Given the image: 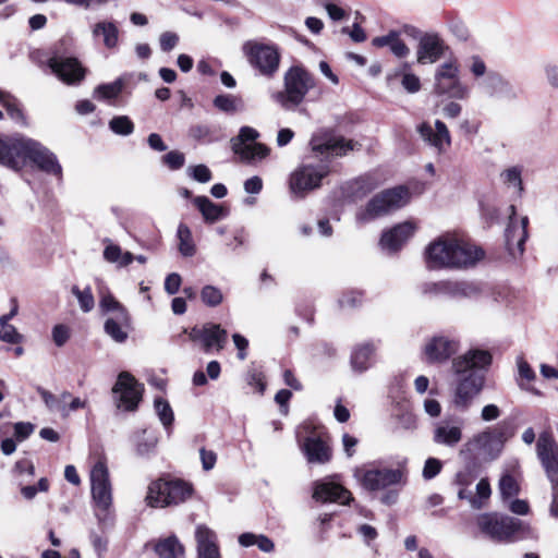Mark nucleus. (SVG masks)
<instances>
[{
    "instance_id": "nucleus-1",
    "label": "nucleus",
    "mask_w": 558,
    "mask_h": 558,
    "mask_svg": "<svg viewBox=\"0 0 558 558\" xmlns=\"http://www.w3.org/2000/svg\"><path fill=\"white\" fill-rule=\"evenodd\" d=\"M492 363V354L485 350H470L454 357L451 371L457 376L452 393V404L456 409L466 411L474 399L484 388L485 377L477 369L485 368Z\"/></svg>"
},
{
    "instance_id": "nucleus-2",
    "label": "nucleus",
    "mask_w": 558,
    "mask_h": 558,
    "mask_svg": "<svg viewBox=\"0 0 558 558\" xmlns=\"http://www.w3.org/2000/svg\"><path fill=\"white\" fill-rule=\"evenodd\" d=\"M27 162L48 174H62L57 156L38 141L25 136L0 138V165L20 171Z\"/></svg>"
},
{
    "instance_id": "nucleus-3",
    "label": "nucleus",
    "mask_w": 558,
    "mask_h": 558,
    "mask_svg": "<svg viewBox=\"0 0 558 558\" xmlns=\"http://www.w3.org/2000/svg\"><path fill=\"white\" fill-rule=\"evenodd\" d=\"M485 257L482 247L454 236L442 235L434 240L425 250L429 269H466L474 267Z\"/></svg>"
},
{
    "instance_id": "nucleus-4",
    "label": "nucleus",
    "mask_w": 558,
    "mask_h": 558,
    "mask_svg": "<svg viewBox=\"0 0 558 558\" xmlns=\"http://www.w3.org/2000/svg\"><path fill=\"white\" fill-rule=\"evenodd\" d=\"M476 525L481 534L498 544H512L526 538L530 535V526L522 520L498 513H482L476 519Z\"/></svg>"
},
{
    "instance_id": "nucleus-5",
    "label": "nucleus",
    "mask_w": 558,
    "mask_h": 558,
    "mask_svg": "<svg viewBox=\"0 0 558 558\" xmlns=\"http://www.w3.org/2000/svg\"><path fill=\"white\" fill-rule=\"evenodd\" d=\"M284 89L277 92L274 99L287 110L298 107L315 85L313 76L302 66H291L283 77Z\"/></svg>"
},
{
    "instance_id": "nucleus-6",
    "label": "nucleus",
    "mask_w": 558,
    "mask_h": 558,
    "mask_svg": "<svg viewBox=\"0 0 558 558\" xmlns=\"http://www.w3.org/2000/svg\"><path fill=\"white\" fill-rule=\"evenodd\" d=\"M409 201L410 193L404 186L385 190L376 194L367 203L366 207L356 214V220L360 222H368L403 207Z\"/></svg>"
},
{
    "instance_id": "nucleus-7",
    "label": "nucleus",
    "mask_w": 558,
    "mask_h": 558,
    "mask_svg": "<svg viewBox=\"0 0 558 558\" xmlns=\"http://www.w3.org/2000/svg\"><path fill=\"white\" fill-rule=\"evenodd\" d=\"M502 448V434L485 430L468 440L459 451V456L463 460H473L480 465L482 461L495 460L501 453Z\"/></svg>"
},
{
    "instance_id": "nucleus-8",
    "label": "nucleus",
    "mask_w": 558,
    "mask_h": 558,
    "mask_svg": "<svg viewBox=\"0 0 558 558\" xmlns=\"http://www.w3.org/2000/svg\"><path fill=\"white\" fill-rule=\"evenodd\" d=\"M434 93L437 96H447L458 100H465L470 97L471 89L460 78V68L457 60H449L436 68Z\"/></svg>"
},
{
    "instance_id": "nucleus-9",
    "label": "nucleus",
    "mask_w": 558,
    "mask_h": 558,
    "mask_svg": "<svg viewBox=\"0 0 558 558\" xmlns=\"http://www.w3.org/2000/svg\"><path fill=\"white\" fill-rule=\"evenodd\" d=\"M244 52L250 64L263 76L272 77L278 71L281 56L276 46L248 41L244 45Z\"/></svg>"
},
{
    "instance_id": "nucleus-10",
    "label": "nucleus",
    "mask_w": 558,
    "mask_h": 558,
    "mask_svg": "<svg viewBox=\"0 0 558 558\" xmlns=\"http://www.w3.org/2000/svg\"><path fill=\"white\" fill-rule=\"evenodd\" d=\"M403 29L408 35L418 38L416 61L420 64L436 63L448 49V46L438 33L421 34L416 27L409 25H405Z\"/></svg>"
},
{
    "instance_id": "nucleus-11",
    "label": "nucleus",
    "mask_w": 558,
    "mask_h": 558,
    "mask_svg": "<svg viewBox=\"0 0 558 558\" xmlns=\"http://www.w3.org/2000/svg\"><path fill=\"white\" fill-rule=\"evenodd\" d=\"M536 454L551 484V489H558V444L551 433L539 434L536 441Z\"/></svg>"
},
{
    "instance_id": "nucleus-12",
    "label": "nucleus",
    "mask_w": 558,
    "mask_h": 558,
    "mask_svg": "<svg viewBox=\"0 0 558 558\" xmlns=\"http://www.w3.org/2000/svg\"><path fill=\"white\" fill-rule=\"evenodd\" d=\"M117 395V407L125 411H134L142 399L143 386L128 372L119 374L112 388Z\"/></svg>"
},
{
    "instance_id": "nucleus-13",
    "label": "nucleus",
    "mask_w": 558,
    "mask_h": 558,
    "mask_svg": "<svg viewBox=\"0 0 558 558\" xmlns=\"http://www.w3.org/2000/svg\"><path fill=\"white\" fill-rule=\"evenodd\" d=\"M355 476L361 481L364 488L379 490L387 487L404 484V473L400 469H369L359 470Z\"/></svg>"
},
{
    "instance_id": "nucleus-14",
    "label": "nucleus",
    "mask_w": 558,
    "mask_h": 558,
    "mask_svg": "<svg viewBox=\"0 0 558 558\" xmlns=\"http://www.w3.org/2000/svg\"><path fill=\"white\" fill-rule=\"evenodd\" d=\"M259 133L251 126H242L236 138L232 140V148L242 160L251 162L269 155V148L262 143L246 144L258 138Z\"/></svg>"
},
{
    "instance_id": "nucleus-15",
    "label": "nucleus",
    "mask_w": 558,
    "mask_h": 558,
    "mask_svg": "<svg viewBox=\"0 0 558 558\" xmlns=\"http://www.w3.org/2000/svg\"><path fill=\"white\" fill-rule=\"evenodd\" d=\"M92 497L96 506L107 510L112 502L109 471L104 459H99L90 470Z\"/></svg>"
},
{
    "instance_id": "nucleus-16",
    "label": "nucleus",
    "mask_w": 558,
    "mask_h": 558,
    "mask_svg": "<svg viewBox=\"0 0 558 558\" xmlns=\"http://www.w3.org/2000/svg\"><path fill=\"white\" fill-rule=\"evenodd\" d=\"M187 332L190 339L199 342L204 352L209 353L214 349L221 351L227 342V330L218 324L206 323L203 326H195Z\"/></svg>"
},
{
    "instance_id": "nucleus-17",
    "label": "nucleus",
    "mask_w": 558,
    "mask_h": 558,
    "mask_svg": "<svg viewBox=\"0 0 558 558\" xmlns=\"http://www.w3.org/2000/svg\"><path fill=\"white\" fill-rule=\"evenodd\" d=\"M314 151L327 156L342 157L349 151L360 149L361 145L352 140H345L343 136H337L331 133L315 135L311 141Z\"/></svg>"
},
{
    "instance_id": "nucleus-18",
    "label": "nucleus",
    "mask_w": 558,
    "mask_h": 558,
    "mask_svg": "<svg viewBox=\"0 0 558 558\" xmlns=\"http://www.w3.org/2000/svg\"><path fill=\"white\" fill-rule=\"evenodd\" d=\"M421 138L438 154H444L451 145L450 132L441 120H436L434 125L422 122L416 128Z\"/></svg>"
},
{
    "instance_id": "nucleus-19",
    "label": "nucleus",
    "mask_w": 558,
    "mask_h": 558,
    "mask_svg": "<svg viewBox=\"0 0 558 558\" xmlns=\"http://www.w3.org/2000/svg\"><path fill=\"white\" fill-rule=\"evenodd\" d=\"M510 217L509 223L506 229V244L509 253L513 256H521L524 252V243L529 236L527 234V226L529 218L526 216L522 217L520 223H518L514 219L515 216V207L513 205L510 206Z\"/></svg>"
},
{
    "instance_id": "nucleus-20",
    "label": "nucleus",
    "mask_w": 558,
    "mask_h": 558,
    "mask_svg": "<svg viewBox=\"0 0 558 558\" xmlns=\"http://www.w3.org/2000/svg\"><path fill=\"white\" fill-rule=\"evenodd\" d=\"M460 349V342L448 336H435L424 347V355L428 363H444Z\"/></svg>"
},
{
    "instance_id": "nucleus-21",
    "label": "nucleus",
    "mask_w": 558,
    "mask_h": 558,
    "mask_svg": "<svg viewBox=\"0 0 558 558\" xmlns=\"http://www.w3.org/2000/svg\"><path fill=\"white\" fill-rule=\"evenodd\" d=\"M326 173L323 169L303 166L292 173L290 190L294 195L303 196L304 193L318 187Z\"/></svg>"
},
{
    "instance_id": "nucleus-22",
    "label": "nucleus",
    "mask_w": 558,
    "mask_h": 558,
    "mask_svg": "<svg viewBox=\"0 0 558 558\" xmlns=\"http://www.w3.org/2000/svg\"><path fill=\"white\" fill-rule=\"evenodd\" d=\"M48 66L62 82L71 85L80 83L85 77V69L76 58L51 57Z\"/></svg>"
},
{
    "instance_id": "nucleus-23",
    "label": "nucleus",
    "mask_w": 558,
    "mask_h": 558,
    "mask_svg": "<svg viewBox=\"0 0 558 558\" xmlns=\"http://www.w3.org/2000/svg\"><path fill=\"white\" fill-rule=\"evenodd\" d=\"M424 293L450 298H470L478 293V288L468 281L444 280L424 286Z\"/></svg>"
},
{
    "instance_id": "nucleus-24",
    "label": "nucleus",
    "mask_w": 558,
    "mask_h": 558,
    "mask_svg": "<svg viewBox=\"0 0 558 558\" xmlns=\"http://www.w3.org/2000/svg\"><path fill=\"white\" fill-rule=\"evenodd\" d=\"M463 438V424L458 420H441L433 429V441L438 446L454 448Z\"/></svg>"
},
{
    "instance_id": "nucleus-25",
    "label": "nucleus",
    "mask_w": 558,
    "mask_h": 558,
    "mask_svg": "<svg viewBox=\"0 0 558 558\" xmlns=\"http://www.w3.org/2000/svg\"><path fill=\"white\" fill-rule=\"evenodd\" d=\"M416 226L412 221H404L383 233L380 245L389 252L398 251L415 232Z\"/></svg>"
},
{
    "instance_id": "nucleus-26",
    "label": "nucleus",
    "mask_w": 558,
    "mask_h": 558,
    "mask_svg": "<svg viewBox=\"0 0 558 558\" xmlns=\"http://www.w3.org/2000/svg\"><path fill=\"white\" fill-rule=\"evenodd\" d=\"M303 450L310 463L324 464L331 459V449L320 435L308 436L303 444Z\"/></svg>"
},
{
    "instance_id": "nucleus-27",
    "label": "nucleus",
    "mask_w": 558,
    "mask_h": 558,
    "mask_svg": "<svg viewBox=\"0 0 558 558\" xmlns=\"http://www.w3.org/2000/svg\"><path fill=\"white\" fill-rule=\"evenodd\" d=\"M313 498L322 502L339 501L347 504L351 499V493L333 482H317L315 483Z\"/></svg>"
},
{
    "instance_id": "nucleus-28",
    "label": "nucleus",
    "mask_w": 558,
    "mask_h": 558,
    "mask_svg": "<svg viewBox=\"0 0 558 558\" xmlns=\"http://www.w3.org/2000/svg\"><path fill=\"white\" fill-rule=\"evenodd\" d=\"M197 558H221L214 531L205 525H198L195 531Z\"/></svg>"
},
{
    "instance_id": "nucleus-29",
    "label": "nucleus",
    "mask_w": 558,
    "mask_h": 558,
    "mask_svg": "<svg viewBox=\"0 0 558 558\" xmlns=\"http://www.w3.org/2000/svg\"><path fill=\"white\" fill-rule=\"evenodd\" d=\"M167 493V506L178 505L185 501L192 495V486L182 480H167V484H161Z\"/></svg>"
},
{
    "instance_id": "nucleus-30",
    "label": "nucleus",
    "mask_w": 558,
    "mask_h": 558,
    "mask_svg": "<svg viewBox=\"0 0 558 558\" xmlns=\"http://www.w3.org/2000/svg\"><path fill=\"white\" fill-rule=\"evenodd\" d=\"M193 202L207 222L213 223L227 216V210L222 206L213 203L206 196H196Z\"/></svg>"
},
{
    "instance_id": "nucleus-31",
    "label": "nucleus",
    "mask_w": 558,
    "mask_h": 558,
    "mask_svg": "<svg viewBox=\"0 0 558 558\" xmlns=\"http://www.w3.org/2000/svg\"><path fill=\"white\" fill-rule=\"evenodd\" d=\"M161 484H167V480L159 478L149 484L147 495H146V504L153 508H163L167 507V493L168 489H163Z\"/></svg>"
},
{
    "instance_id": "nucleus-32",
    "label": "nucleus",
    "mask_w": 558,
    "mask_h": 558,
    "mask_svg": "<svg viewBox=\"0 0 558 558\" xmlns=\"http://www.w3.org/2000/svg\"><path fill=\"white\" fill-rule=\"evenodd\" d=\"M93 35H101L104 45L109 49L117 47L119 41V28L112 22H98L93 28Z\"/></svg>"
},
{
    "instance_id": "nucleus-33",
    "label": "nucleus",
    "mask_w": 558,
    "mask_h": 558,
    "mask_svg": "<svg viewBox=\"0 0 558 558\" xmlns=\"http://www.w3.org/2000/svg\"><path fill=\"white\" fill-rule=\"evenodd\" d=\"M155 551L160 558H181L184 554L182 545L174 536L159 541Z\"/></svg>"
},
{
    "instance_id": "nucleus-34",
    "label": "nucleus",
    "mask_w": 558,
    "mask_h": 558,
    "mask_svg": "<svg viewBox=\"0 0 558 558\" xmlns=\"http://www.w3.org/2000/svg\"><path fill=\"white\" fill-rule=\"evenodd\" d=\"M104 258L108 263L125 267L134 260V255L130 252H122L119 245L110 243L104 250Z\"/></svg>"
},
{
    "instance_id": "nucleus-35",
    "label": "nucleus",
    "mask_w": 558,
    "mask_h": 558,
    "mask_svg": "<svg viewBox=\"0 0 558 558\" xmlns=\"http://www.w3.org/2000/svg\"><path fill=\"white\" fill-rule=\"evenodd\" d=\"M179 240V252L184 257H192L196 253V246L193 241L192 231L185 223H180L177 231Z\"/></svg>"
},
{
    "instance_id": "nucleus-36",
    "label": "nucleus",
    "mask_w": 558,
    "mask_h": 558,
    "mask_svg": "<svg viewBox=\"0 0 558 558\" xmlns=\"http://www.w3.org/2000/svg\"><path fill=\"white\" fill-rule=\"evenodd\" d=\"M374 352L372 344L359 345L351 355V365L356 372H364L369 366V359Z\"/></svg>"
},
{
    "instance_id": "nucleus-37",
    "label": "nucleus",
    "mask_w": 558,
    "mask_h": 558,
    "mask_svg": "<svg viewBox=\"0 0 558 558\" xmlns=\"http://www.w3.org/2000/svg\"><path fill=\"white\" fill-rule=\"evenodd\" d=\"M376 185V182L371 177L359 178L350 184V197L354 202L361 199L375 190Z\"/></svg>"
},
{
    "instance_id": "nucleus-38",
    "label": "nucleus",
    "mask_w": 558,
    "mask_h": 558,
    "mask_svg": "<svg viewBox=\"0 0 558 558\" xmlns=\"http://www.w3.org/2000/svg\"><path fill=\"white\" fill-rule=\"evenodd\" d=\"M239 543L243 547L256 545L262 551L270 553L274 550V543L265 535H256L253 533H243L239 536Z\"/></svg>"
},
{
    "instance_id": "nucleus-39",
    "label": "nucleus",
    "mask_w": 558,
    "mask_h": 558,
    "mask_svg": "<svg viewBox=\"0 0 558 558\" xmlns=\"http://www.w3.org/2000/svg\"><path fill=\"white\" fill-rule=\"evenodd\" d=\"M0 104L4 107L11 119L19 122L24 121L23 111L20 108L19 101L15 97L10 95L9 93L0 90Z\"/></svg>"
},
{
    "instance_id": "nucleus-40",
    "label": "nucleus",
    "mask_w": 558,
    "mask_h": 558,
    "mask_svg": "<svg viewBox=\"0 0 558 558\" xmlns=\"http://www.w3.org/2000/svg\"><path fill=\"white\" fill-rule=\"evenodd\" d=\"M129 327L130 324H119L113 319H107L104 326L106 333L118 343H123L128 339Z\"/></svg>"
},
{
    "instance_id": "nucleus-41",
    "label": "nucleus",
    "mask_w": 558,
    "mask_h": 558,
    "mask_svg": "<svg viewBox=\"0 0 558 558\" xmlns=\"http://www.w3.org/2000/svg\"><path fill=\"white\" fill-rule=\"evenodd\" d=\"M465 462L464 470L460 471L456 481L460 486L466 487L469 486L473 480L477 476L480 471V465L475 463L473 460H463Z\"/></svg>"
},
{
    "instance_id": "nucleus-42",
    "label": "nucleus",
    "mask_w": 558,
    "mask_h": 558,
    "mask_svg": "<svg viewBox=\"0 0 558 558\" xmlns=\"http://www.w3.org/2000/svg\"><path fill=\"white\" fill-rule=\"evenodd\" d=\"M71 291L76 296L80 307L84 313H88L94 308L95 300L89 287L81 290L77 286H73Z\"/></svg>"
},
{
    "instance_id": "nucleus-43",
    "label": "nucleus",
    "mask_w": 558,
    "mask_h": 558,
    "mask_svg": "<svg viewBox=\"0 0 558 558\" xmlns=\"http://www.w3.org/2000/svg\"><path fill=\"white\" fill-rule=\"evenodd\" d=\"M155 410L162 425L168 428L174 420L173 411L170 404L162 398H156L154 401Z\"/></svg>"
},
{
    "instance_id": "nucleus-44",
    "label": "nucleus",
    "mask_w": 558,
    "mask_h": 558,
    "mask_svg": "<svg viewBox=\"0 0 558 558\" xmlns=\"http://www.w3.org/2000/svg\"><path fill=\"white\" fill-rule=\"evenodd\" d=\"M122 88H123L122 80H117L110 84L99 85L95 89V95L99 99H111V98H116L122 92Z\"/></svg>"
},
{
    "instance_id": "nucleus-45",
    "label": "nucleus",
    "mask_w": 558,
    "mask_h": 558,
    "mask_svg": "<svg viewBox=\"0 0 558 558\" xmlns=\"http://www.w3.org/2000/svg\"><path fill=\"white\" fill-rule=\"evenodd\" d=\"M201 299L207 306L216 307L222 303L223 295L217 287L208 284L202 289Z\"/></svg>"
},
{
    "instance_id": "nucleus-46",
    "label": "nucleus",
    "mask_w": 558,
    "mask_h": 558,
    "mask_svg": "<svg viewBox=\"0 0 558 558\" xmlns=\"http://www.w3.org/2000/svg\"><path fill=\"white\" fill-rule=\"evenodd\" d=\"M519 484L511 474H504L499 480V492L504 498H509L519 494Z\"/></svg>"
},
{
    "instance_id": "nucleus-47",
    "label": "nucleus",
    "mask_w": 558,
    "mask_h": 558,
    "mask_svg": "<svg viewBox=\"0 0 558 558\" xmlns=\"http://www.w3.org/2000/svg\"><path fill=\"white\" fill-rule=\"evenodd\" d=\"M112 132L119 135H130L134 130L133 122L126 116L113 118L109 123Z\"/></svg>"
},
{
    "instance_id": "nucleus-48",
    "label": "nucleus",
    "mask_w": 558,
    "mask_h": 558,
    "mask_svg": "<svg viewBox=\"0 0 558 558\" xmlns=\"http://www.w3.org/2000/svg\"><path fill=\"white\" fill-rule=\"evenodd\" d=\"M501 179L505 184H508L509 186H513L518 190L519 193L522 192V179H521V169L519 167H511L509 169H506L501 173Z\"/></svg>"
},
{
    "instance_id": "nucleus-49",
    "label": "nucleus",
    "mask_w": 558,
    "mask_h": 558,
    "mask_svg": "<svg viewBox=\"0 0 558 558\" xmlns=\"http://www.w3.org/2000/svg\"><path fill=\"white\" fill-rule=\"evenodd\" d=\"M38 392L47 408L51 411L60 412L63 416L68 415L66 405L60 404L59 397H56L44 388H38Z\"/></svg>"
},
{
    "instance_id": "nucleus-50",
    "label": "nucleus",
    "mask_w": 558,
    "mask_h": 558,
    "mask_svg": "<svg viewBox=\"0 0 558 558\" xmlns=\"http://www.w3.org/2000/svg\"><path fill=\"white\" fill-rule=\"evenodd\" d=\"M239 100L232 95H218L214 99V106L220 111L232 113L238 108Z\"/></svg>"
},
{
    "instance_id": "nucleus-51",
    "label": "nucleus",
    "mask_w": 558,
    "mask_h": 558,
    "mask_svg": "<svg viewBox=\"0 0 558 558\" xmlns=\"http://www.w3.org/2000/svg\"><path fill=\"white\" fill-rule=\"evenodd\" d=\"M187 173L190 177H192L195 181H197L199 183H207L213 178L211 171L205 165H197L194 167H190L187 169Z\"/></svg>"
},
{
    "instance_id": "nucleus-52",
    "label": "nucleus",
    "mask_w": 558,
    "mask_h": 558,
    "mask_svg": "<svg viewBox=\"0 0 558 558\" xmlns=\"http://www.w3.org/2000/svg\"><path fill=\"white\" fill-rule=\"evenodd\" d=\"M162 162L171 170H178L183 167L185 162V156L181 151L171 150L162 157Z\"/></svg>"
},
{
    "instance_id": "nucleus-53",
    "label": "nucleus",
    "mask_w": 558,
    "mask_h": 558,
    "mask_svg": "<svg viewBox=\"0 0 558 558\" xmlns=\"http://www.w3.org/2000/svg\"><path fill=\"white\" fill-rule=\"evenodd\" d=\"M442 463L436 458H428L425 461L422 475L425 480H432L440 473Z\"/></svg>"
},
{
    "instance_id": "nucleus-54",
    "label": "nucleus",
    "mask_w": 558,
    "mask_h": 558,
    "mask_svg": "<svg viewBox=\"0 0 558 558\" xmlns=\"http://www.w3.org/2000/svg\"><path fill=\"white\" fill-rule=\"evenodd\" d=\"M99 307L101 312L110 314L112 311L123 307V305L112 294L106 293L100 298Z\"/></svg>"
},
{
    "instance_id": "nucleus-55",
    "label": "nucleus",
    "mask_w": 558,
    "mask_h": 558,
    "mask_svg": "<svg viewBox=\"0 0 558 558\" xmlns=\"http://www.w3.org/2000/svg\"><path fill=\"white\" fill-rule=\"evenodd\" d=\"M400 36V33L397 31H390L388 34L384 36H378L372 39V45L377 48L389 47L397 40Z\"/></svg>"
},
{
    "instance_id": "nucleus-56",
    "label": "nucleus",
    "mask_w": 558,
    "mask_h": 558,
    "mask_svg": "<svg viewBox=\"0 0 558 558\" xmlns=\"http://www.w3.org/2000/svg\"><path fill=\"white\" fill-rule=\"evenodd\" d=\"M518 372L521 379H525L527 381H532L535 379L536 375L531 365L522 357L519 356L517 359Z\"/></svg>"
},
{
    "instance_id": "nucleus-57",
    "label": "nucleus",
    "mask_w": 558,
    "mask_h": 558,
    "mask_svg": "<svg viewBox=\"0 0 558 558\" xmlns=\"http://www.w3.org/2000/svg\"><path fill=\"white\" fill-rule=\"evenodd\" d=\"M160 48L162 51L168 52L172 50L179 41L177 34L171 32H165L160 35Z\"/></svg>"
},
{
    "instance_id": "nucleus-58",
    "label": "nucleus",
    "mask_w": 558,
    "mask_h": 558,
    "mask_svg": "<svg viewBox=\"0 0 558 558\" xmlns=\"http://www.w3.org/2000/svg\"><path fill=\"white\" fill-rule=\"evenodd\" d=\"M35 426L32 423L19 422L14 424V436L19 441L26 439L33 432Z\"/></svg>"
},
{
    "instance_id": "nucleus-59",
    "label": "nucleus",
    "mask_w": 558,
    "mask_h": 558,
    "mask_svg": "<svg viewBox=\"0 0 558 558\" xmlns=\"http://www.w3.org/2000/svg\"><path fill=\"white\" fill-rule=\"evenodd\" d=\"M2 329L3 330H0V340L8 343H17L21 340V336L14 326L7 325L5 327H2Z\"/></svg>"
},
{
    "instance_id": "nucleus-60",
    "label": "nucleus",
    "mask_w": 558,
    "mask_h": 558,
    "mask_svg": "<svg viewBox=\"0 0 558 558\" xmlns=\"http://www.w3.org/2000/svg\"><path fill=\"white\" fill-rule=\"evenodd\" d=\"M401 84L409 93H416L421 88L420 78L412 73L404 74Z\"/></svg>"
},
{
    "instance_id": "nucleus-61",
    "label": "nucleus",
    "mask_w": 558,
    "mask_h": 558,
    "mask_svg": "<svg viewBox=\"0 0 558 558\" xmlns=\"http://www.w3.org/2000/svg\"><path fill=\"white\" fill-rule=\"evenodd\" d=\"M181 286V276L177 272H172L167 276L165 280V290L167 293L173 295L175 294Z\"/></svg>"
},
{
    "instance_id": "nucleus-62",
    "label": "nucleus",
    "mask_w": 558,
    "mask_h": 558,
    "mask_svg": "<svg viewBox=\"0 0 558 558\" xmlns=\"http://www.w3.org/2000/svg\"><path fill=\"white\" fill-rule=\"evenodd\" d=\"M201 461L203 469L205 471L211 470L217 461V454L211 450H206L205 448H202L199 450Z\"/></svg>"
},
{
    "instance_id": "nucleus-63",
    "label": "nucleus",
    "mask_w": 558,
    "mask_h": 558,
    "mask_svg": "<svg viewBox=\"0 0 558 558\" xmlns=\"http://www.w3.org/2000/svg\"><path fill=\"white\" fill-rule=\"evenodd\" d=\"M53 342L62 347L69 339V329L64 325H57L52 330Z\"/></svg>"
},
{
    "instance_id": "nucleus-64",
    "label": "nucleus",
    "mask_w": 558,
    "mask_h": 558,
    "mask_svg": "<svg viewBox=\"0 0 558 558\" xmlns=\"http://www.w3.org/2000/svg\"><path fill=\"white\" fill-rule=\"evenodd\" d=\"M470 62V71L475 77H481L486 73V64L478 56L471 57Z\"/></svg>"
}]
</instances>
